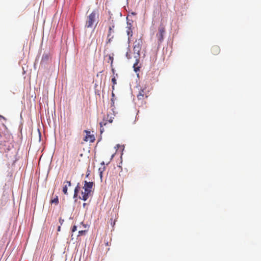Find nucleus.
Returning a JSON list of instances; mask_svg holds the SVG:
<instances>
[{
	"mask_svg": "<svg viewBox=\"0 0 261 261\" xmlns=\"http://www.w3.org/2000/svg\"><path fill=\"white\" fill-rule=\"evenodd\" d=\"M93 186V182H88L87 181H85L84 186L83 187L84 191L82 192V196H80V198L83 200L84 201L87 200L88 199L91 192H92V189Z\"/></svg>",
	"mask_w": 261,
	"mask_h": 261,
	"instance_id": "nucleus-1",
	"label": "nucleus"
},
{
	"mask_svg": "<svg viewBox=\"0 0 261 261\" xmlns=\"http://www.w3.org/2000/svg\"><path fill=\"white\" fill-rule=\"evenodd\" d=\"M143 45V40L142 37L136 39L133 45V50L135 54V59H140V51Z\"/></svg>",
	"mask_w": 261,
	"mask_h": 261,
	"instance_id": "nucleus-2",
	"label": "nucleus"
},
{
	"mask_svg": "<svg viewBox=\"0 0 261 261\" xmlns=\"http://www.w3.org/2000/svg\"><path fill=\"white\" fill-rule=\"evenodd\" d=\"M96 13L95 11H93L90 14L87 18L85 23V28H92L94 23L96 21Z\"/></svg>",
	"mask_w": 261,
	"mask_h": 261,
	"instance_id": "nucleus-3",
	"label": "nucleus"
},
{
	"mask_svg": "<svg viewBox=\"0 0 261 261\" xmlns=\"http://www.w3.org/2000/svg\"><path fill=\"white\" fill-rule=\"evenodd\" d=\"M158 33L156 34V37L158 39V41L161 43L164 40V36L165 33V28L163 25L161 24L158 29Z\"/></svg>",
	"mask_w": 261,
	"mask_h": 261,
	"instance_id": "nucleus-4",
	"label": "nucleus"
},
{
	"mask_svg": "<svg viewBox=\"0 0 261 261\" xmlns=\"http://www.w3.org/2000/svg\"><path fill=\"white\" fill-rule=\"evenodd\" d=\"M148 91L147 90L146 87L141 89L137 95V98L139 100L143 99L145 97H148Z\"/></svg>",
	"mask_w": 261,
	"mask_h": 261,
	"instance_id": "nucleus-5",
	"label": "nucleus"
},
{
	"mask_svg": "<svg viewBox=\"0 0 261 261\" xmlns=\"http://www.w3.org/2000/svg\"><path fill=\"white\" fill-rule=\"evenodd\" d=\"M84 132L86 134V136L84 138L85 142L89 141L90 142H93L95 141V137L93 135L90 134V132L87 130H85Z\"/></svg>",
	"mask_w": 261,
	"mask_h": 261,
	"instance_id": "nucleus-6",
	"label": "nucleus"
},
{
	"mask_svg": "<svg viewBox=\"0 0 261 261\" xmlns=\"http://www.w3.org/2000/svg\"><path fill=\"white\" fill-rule=\"evenodd\" d=\"M114 25H113L112 26H110L109 28V31L107 35V43H110L113 39L114 38Z\"/></svg>",
	"mask_w": 261,
	"mask_h": 261,
	"instance_id": "nucleus-7",
	"label": "nucleus"
},
{
	"mask_svg": "<svg viewBox=\"0 0 261 261\" xmlns=\"http://www.w3.org/2000/svg\"><path fill=\"white\" fill-rule=\"evenodd\" d=\"M109 115H107V120H103L102 122L100 123V133H102L103 132H104V128L103 127V126L106 125L107 124V121H108L109 123H112L113 122V119L112 117H110L109 118Z\"/></svg>",
	"mask_w": 261,
	"mask_h": 261,
	"instance_id": "nucleus-8",
	"label": "nucleus"
},
{
	"mask_svg": "<svg viewBox=\"0 0 261 261\" xmlns=\"http://www.w3.org/2000/svg\"><path fill=\"white\" fill-rule=\"evenodd\" d=\"M211 52L214 55H217L220 52V48L217 45H214L211 48Z\"/></svg>",
	"mask_w": 261,
	"mask_h": 261,
	"instance_id": "nucleus-9",
	"label": "nucleus"
},
{
	"mask_svg": "<svg viewBox=\"0 0 261 261\" xmlns=\"http://www.w3.org/2000/svg\"><path fill=\"white\" fill-rule=\"evenodd\" d=\"M64 186L63 188V192L64 194H67V189L68 187L71 186V182L70 181H66L64 182Z\"/></svg>",
	"mask_w": 261,
	"mask_h": 261,
	"instance_id": "nucleus-10",
	"label": "nucleus"
},
{
	"mask_svg": "<svg viewBox=\"0 0 261 261\" xmlns=\"http://www.w3.org/2000/svg\"><path fill=\"white\" fill-rule=\"evenodd\" d=\"M126 33L128 36V40L129 42L130 37L133 36V31L131 28V26L127 27Z\"/></svg>",
	"mask_w": 261,
	"mask_h": 261,
	"instance_id": "nucleus-11",
	"label": "nucleus"
},
{
	"mask_svg": "<svg viewBox=\"0 0 261 261\" xmlns=\"http://www.w3.org/2000/svg\"><path fill=\"white\" fill-rule=\"evenodd\" d=\"M139 62V59H136V62L134 64V68L135 72L139 71V67L138 66Z\"/></svg>",
	"mask_w": 261,
	"mask_h": 261,
	"instance_id": "nucleus-12",
	"label": "nucleus"
},
{
	"mask_svg": "<svg viewBox=\"0 0 261 261\" xmlns=\"http://www.w3.org/2000/svg\"><path fill=\"white\" fill-rule=\"evenodd\" d=\"M80 190V187L79 186V184H78L74 189V197H75L77 196Z\"/></svg>",
	"mask_w": 261,
	"mask_h": 261,
	"instance_id": "nucleus-13",
	"label": "nucleus"
},
{
	"mask_svg": "<svg viewBox=\"0 0 261 261\" xmlns=\"http://www.w3.org/2000/svg\"><path fill=\"white\" fill-rule=\"evenodd\" d=\"M50 203L58 204L59 203L58 197L56 195L55 197L50 200Z\"/></svg>",
	"mask_w": 261,
	"mask_h": 261,
	"instance_id": "nucleus-14",
	"label": "nucleus"
},
{
	"mask_svg": "<svg viewBox=\"0 0 261 261\" xmlns=\"http://www.w3.org/2000/svg\"><path fill=\"white\" fill-rule=\"evenodd\" d=\"M112 82L113 83V85L112 86L113 90H114V86L117 84L116 79L115 77H113L112 79Z\"/></svg>",
	"mask_w": 261,
	"mask_h": 261,
	"instance_id": "nucleus-15",
	"label": "nucleus"
},
{
	"mask_svg": "<svg viewBox=\"0 0 261 261\" xmlns=\"http://www.w3.org/2000/svg\"><path fill=\"white\" fill-rule=\"evenodd\" d=\"M109 59L110 61H111V66L113 64V57H112L111 56L109 55Z\"/></svg>",
	"mask_w": 261,
	"mask_h": 261,
	"instance_id": "nucleus-16",
	"label": "nucleus"
},
{
	"mask_svg": "<svg viewBox=\"0 0 261 261\" xmlns=\"http://www.w3.org/2000/svg\"><path fill=\"white\" fill-rule=\"evenodd\" d=\"M114 100L115 99L113 98H111V107L114 106Z\"/></svg>",
	"mask_w": 261,
	"mask_h": 261,
	"instance_id": "nucleus-17",
	"label": "nucleus"
},
{
	"mask_svg": "<svg viewBox=\"0 0 261 261\" xmlns=\"http://www.w3.org/2000/svg\"><path fill=\"white\" fill-rule=\"evenodd\" d=\"M76 230V226H73L72 228V232H74V231H75Z\"/></svg>",
	"mask_w": 261,
	"mask_h": 261,
	"instance_id": "nucleus-18",
	"label": "nucleus"
},
{
	"mask_svg": "<svg viewBox=\"0 0 261 261\" xmlns=\"http://www.w3.org/2000/svg\"><path fill=\"white\" fill-rule=\"evenodd\" d=\"M126 56L128 59L130 58V55L128 54V53H126Z\"/></svg>",
	"mask_w": 261,
	"mask_h": 261,
	"instance_id": "nucleus-19",
	"label": "nucleus"
},
{
	"mask_svg": "<svg viewBox=\"0 0 261 261\" xmlns=\"http://www.w3.org/2000/svg\"><path fill=\"white\" fill-rule=\"evenodd\" d=\"M105 246H108L109 245V242L108 241H106L105 240Z\"/></svg>",
	"mask_w": 261,
	"mask_h": 261,
	"instance_id": "nucleus-20",
	"label": "nucleus"
},
{
	"mask_svg": "<svg viewBox=\"0 0 261 261\" xmlns=\"http://www.w3.org/2000/svg\"><path fill=\"white\" fill-rule=\"evenodd\" d=\"M127 27H128V26H131V27H132L131 22H129V21H127Z\"/></svg>",
	"mask_w": 261,
	"mask_h": 261,
	"instance_id": "nucleus-21",
	"label": "nucleus"
},
{
	"mask_svg": "<svg viewBox=\"0 0 261 261\" xmlns=\"http://www.w3.org/2000/svg\"><path fill=\"white\" fill-rule=\"evenodd\" d=\"M84 232H85V231H79V235L82 234Z\"/></svg>",
	"mask_w": 261,
	"mask_h": 261,
	"instance_id": "nucleus-22",
	"label": "nucleus"
},
{
	"mask_svg": "<svg viewBox=\"0 0 261 261\" xmlns=\"http://www.w3.org/2000/svg\"><path fill=\"white\" fill-rule=\"evenodd\" d=\"M112 98H113L114 99L115 94H114V93L113 92H112Z\"/></svg>",
	"mask_w": 261,
	"mask_h": 261,
	"instance_id": "nucleus-23",
	"label": "nucleus"
},
{
	"mask_svg": "<svg viewBox=\"0 0 261 261\" xmlns=\"http://www.w3.org/2000/svg\"><path fill=\"white\" fill-rule=\"evenodd\" d=\"M0 119H5V118L4 117H3L2 116H1V115H0Z\"/></svg>",
	"mask_w": 261,
	"mask_h": 261,
	"instance_id": "nucleus-24",
	"label": "nucleus"
},
{
	"mask_svg": "<svg viewBox=\"0 0 261 261\" xmlns=\"http://www.w3.org/2000/svg\"><path fill=\"white\" fill-rule=\"evenodd\" d=\"M61 227L59 226L58 228V231H59L60 230Z\"/></svg>",
	"mask_w": 261,
	"mask_h": 261,
	"instance_id": "nucleus-25",
	"label": "nucleus"
},
{
	"mask_svg": "<svg viewBox=\"0 0 261 261\" xmlns=\"http://www.w3.org/2000/svg\"><path fill=\"white\" fill-rule=\"evenodd\" d=\"M100 176L101 178L102 177V171H100Z\"/></svg>",
	"mask_w": 261,
	"mask_h": 261,
	"instance_id": "nucleus-26",
	"label": "nucleus"
},
{
	"mask_svg": "<svg viewBox=\"0 0 261 261\" xmlns=\"http://www.w3.org/2000/svg\"><path fill=\"white\" fill-rule=\"evenodd\" d=\"M63 221V220H62L61 219H60V222L61 223Z\"/></svg>",
	"mask_w": 261,
	"mask_h": 261,
	"instance_id": "nucleus-27",
	"label": "nucleus"
},
{
	"mask_svg": "<svg viewBox=\"0 0 261 261\" xmlns=\"http://www.w3.org/2000/svg\"><path fill=\"white\" fill-rule=\"evenodd\" d=\"M132 14L134 15H135L136 14V13L135 12H132Z\"/></svg>",
	"mask_w": 261,
	"mask_h": 261,
	"instance_id": "nucleus-28",
	"label": "nucleus"
},
{
	"mask_svg": "<svg viewBox=\"0 0 261 261\" xmlns=\"http://www.w3.org/2000/svg\"><path fill=\"white\" fill-rule=\"evenodd\" d=\"M86 203H84L83 204V206H85L86 205Z\"/></svg>",
	"mask_w": 261,
	"mask_h": 261,
	"instance_id": "nucleus-29",
	"label": "nucleus"
},
{
	"mask_svg": "<svg viewBox=\"0 0 261 261\" xmlns=\"http://www.w3.org/2000/svg\"><path fill=\"white\" fill-rule=\"evenodd\" d=\"M112 71H113V72H114V69H112Z\"/></svg>",
	"mask_w": 261,
	"mask_h": 261,
	"instance_id": "nucleus-30",
	"label": "nucleus"
},
{
	"mask_svg": "<svg viewBox=\"0 0 261 261\" xmlns=\"http://www.w3.org/2000/svg\"><path fill=\"white\" fill-rule=\"evenodd\" d=\"M109 248H108V249H107V251H109Z\"/></svg>",
	"mask_w": 261,
	"mask_h": 261,
	"instance_id": "nucleus-31",
	"label": "nucleus"
}]
</instances>
